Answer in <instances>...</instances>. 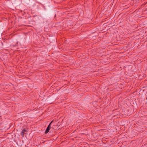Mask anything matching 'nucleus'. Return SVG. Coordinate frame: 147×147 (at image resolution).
I'll use <instances>...</instances> for the list:
<instances>
[{
    "mask_svg": "<svg viewBox=\"0 0 147 147\" xmlns=\"http://www.w3.org/2000/svg\"><path fill=\"white\" fill-rule=\"evenodd\" d=\"M53 121H52L47 126V128L45 131V134H47L51 128V125Z\"/></svg>",
    "mask_w": 147,
    "mask_h": 147,
    "instance_id": "nucleus-1",
    "label": "nucleus"
},
{
    "mask_svg": "<svg viewBox=\"0 0 147 147\" xmlns=\"http://www.w3.org/2000/svg\"><path fill=\"white\" fill-rule=\"evenodd\" d=\"M22 131L24 133V132H27V131H27V129H25V128H24V129H23V130H22Z\"/></svg>",
    "mask_w": 147,
    "mask_h": 147,
    "instance_id": "nucleus-2",
    "label": "nucleus"
},
{
    "mask_svg": "<svg viewBox=\"0 0 147 147\" xmlns=\"http://www.w3.org/2000/svg\"><path fill=\"white\" fill-rule=\"evenodd\" d=\"M24 133L22 131L20 133V135H21L23 137H24Z\"/></svg>",
    "mask_w": 147,
    "mask_h": 147,
    "instance_id": "nucleus-3",
    "label": "nucleus"
},
{
    "mask_svg": "<svg viewBox=\"0 0 147 147\" xmlns=\"http://www.w3.org/2000/svg\"><path fill=\"white\" fill-rule=\"evenodd\" d=\"M17 45H18V42H17V43L15 45H13L12 46H13V47H16L17 46Z\"/></svg>",
    "mask_w": 147,
    "mask_h": 147,
    "instance_id": "nucleus-4",
    "label": "nucleus"
},
{
    "mask_svg": "<svg viewBox=\"0 0 147 147\" xmlns=\"http://www.w3.org/2000/svg\"><path fill=\"white\" fill-rule=\"evenodd\" d=\"M52 128H53V127H52Z\"/></svg>",
    "mask_w": 147,
    "mask_h": 147,
    "instance_id": "nucleus-5",
    "label": "nucleus"
}]
</instances>
